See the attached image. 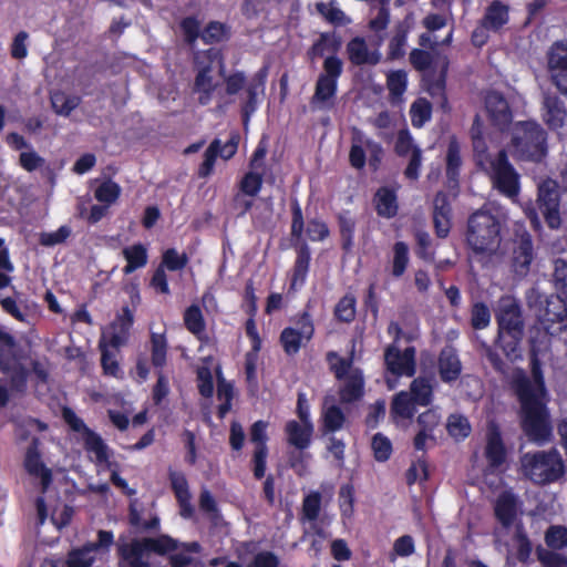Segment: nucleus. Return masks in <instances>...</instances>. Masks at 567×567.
<instances>
[{"label": "nucleus", "instance_id": "obj_1", "mask_svg": "<svg viewBox=\"0 0 567 567\" xmlns=\"http://www.w3.org/2000/svg\"><path fill=\"white\" fill-rule=\"evenodd\" d=\"M529 365L532 378L523 370H517L512 377L511 389L519 403L520 427L524 434L529 441L544 443L553 435V424L542 362L534 351Z\"/></svg>", "mask_w": 567, "mask_h": 567}, {"label": "nucleus", "instance_id": "obj_2", "mask_svg": "<svg viewBox=\"0 0 567 567\" xmlns=\"http://www.w3.org/2000/svg\"><path fill=\"white\" fill-rule=\"evenodd\" d=\"M179 547L189 553H200L203 549L198 542L179 543L167 534H161L156 537H135L130 542H118L116 555L124 567H151V554L166 556Z\"/></svg>", "mask_w": 567, "mask_h": 567}, {"label": "nucleus", "instance_id": "obj_3", "mask_svg": "<svg viewBox=\"0 0 567 567\" xmlns=\"http://www.w3.org/2000/svg\"><path fill=\"white\" fill-rule=\"evenodd\" d=\"M497 322L496 344L506 358L517 357L524 337V318L519 302L511 296L502 297L495 312Z\"/></svg>", "mask_w": 567, "mask_h": 567}, {"label": "nucleus", "instance_id": "obj_4", "mask_svg": "<svg viewBox=\"0 0 567 567\" xmlns=\"http://www.w3.org/2000/svg\"><path fill=\"white\" fill-rule=\"evenodd\" d=\"M18 341L13 334L0 328V372L9 374V386L0 383V408H6L10 402L11 392L23 394L28 389L29 370L22 363L11 365L18 361Z\"/></svg>", "mask_w": 567, "mask_h": 567}, {"label": "nucleus", "instance_id": "obj_5", "mask_svg": "<svg viewBox=\"0 0 567 567\" xmlns=\"http://www.w3.org/2000/svg\"><path fill=\"white\" fill-rule=\"evenodd\" d=\"M268 78V66L260 68L247 81L243 71H235L224 78L225 92L227 95H236L244 90L240 99V115L244 126H247L252 114L258 110L261 99L265 95L266 82Z\"/></svg>", "mask_w": 567, "mask_h": 567}, {"label": "nucleus", "instance_id": "obj_6", "mask_svg": "<svg viewBox=\"0 0 567 567\" xmlns=\"http://www.w3.org/2000/svg\"><path fill=\"white\" fill-rule=\"evenodd\" d=\"M511 145L516 159L540 163L548 153L547 132L535 121H519L513 127Z\"/></svg>", "mask_w": 567, "mask_h": 567}, {"label": "nucleus", "instance_id": "obj_7", "mask_svg": "<svg viewBox=\"0 0 567 567\" xmlns=\"http://www.w3.org/2000/svg\"><path fill=\"white\" fill-rule=\"evenodd\" d=\"M466 243L475 254H493L501 244V221L488 210H476L467 219Z\"/></svg>", "mask_w": 567, "mask_h": 567}, {"label": "nucleus", "instance_id": "obj_8", "mask_svg": "<svg viewBox=\"0 0 567 567\" xmlns=\"http://www.w3.org/2000/svg\"><path fill=\"white\" fill-rule=\"evenodd\" d=\"M343 73V61L339 56L328 55L322 62L315 91L310 99L312 111H331L337 104L339 79Z\"/></svg>", "mask_w": 567, "mask_h": 567}, {"label": "nucleus", "instance_id": "obj_9", "mask_svg": "<svg viewBox=\"0 0 567 567\" xmlns=\"http://www.w3.org/2000/svg\"><path fill=\"white\" fill-rule=\"evenodd\" d=\"M520 462L524 475L537 485L556 482L565 473L563 458L556 449L526 453Z\"/></svg>", "mask_w": 567, "mask_h": 567}, {"label": "nucleus", "instance_id": "obj_10", "mask_svg": "<svg viewBox=\"0 0 567 567\" xmlns=\"http://www.w3.org/2000/svg\"><path fill=\"white\" fill-rule=\"evenodd\" d=\"M305 230V220L302 209L297 199L291 203V227L290 235L292 239L299 241L298 245H295L296 249V259L291 269L289 288L290 290L300 289L307 280L309 270H310V261H311V250L309 245L302 240V235Z\"/></svg>", "mask_w": 567, "mask_h": 567}, {"label": "nucleus", "instance_id": "obj_11", "mask_svg": "<svg viewBox=\"0 0 567 567\" xmlns=\"http://www.w3.org/2000/svg\"><path fill=\"white\" fill-rule=\"evenodd\" d=\"M310 305L295 315L290 321L295 324L286 327L279 334V344L287 357H295L302 347H306L315 337L316 328Z\"/></svg>", "mask_w": 567, "mask_h": 567}, {"label": "nucleus", "instance_id": "obj_12", "mask_svg": "<svg viewBox=\"0 0 567 567\" xmlns=\"http://www.w3.org/2000/svg\"><path fill=\"white\" fill-rule=\"evenodd\" d=\"M217 60L223 68V56L220 51L215 48L203 50L195 55L194 62L197 68V73L193 90L195 93L199 94L198 103L200 105H207L210 103L213 94L217 87V84L214 83V79L212 76L214 63Z\"/></svg>", "mask_w": 567, "mask_h": 567}, {"label": "nucleus", "instance_id": "obj_13", "mask_svg": "<svg viewBox=\"0 0 567 567\" xmlns=\"http://www.w3.org/2000/svg\"><path fill=\"white\" fill-rule=\"evenodd\" d=\"M367 153L370 169L373 173L378 172L384 157L382 144L367 137L360 130H353L349 151V163L351 167L358 171L363 169L367 165Z\"/></svg>", "mask_w": 567, "mask_h": 567}, {"label": "nucleus", "instance_id": "obj_14", "mask_svg": "<svg viewBox=\"0 0 567 567\" xmlns=\"http://www.w3.org/2000/svg\"><path fill=\"white\" fill-rule=\"evenodd\" d=\"M179 27L188 43H194L197 39H200L203 43L213 45L227 42L231 38V27L216 20L209 21L200 30V22L197 17L188 16L182 19Z\"/></svg>", "mask_w": 567, "mask_h": 567}, {"label": "nucleus", "instance_id": "obj_15", "mask_svg": "<svg viewBox=\"0 0 567 567\" xmlns=\"http://www.w3.org/2000/svg\"><path fill=\"white\" fill-rule=\"evenodd\" d=\"M64 422L70 426L73 432L83 434V445L87 453L95 455L96 463H107L110 460L109 446L103 441L100 434L90 429L84 421L70 409L64 408L62 411Z\"/></svg>", "mask_w": 567, "mask_h": 567}, {"label": "nucleus", "instance_id": "obj_16", "mask_svg": "<svg viewBox=\"0 0 567 567\" xmlns=\"http://www.w3.org/2000/svg\"><path fill=\"white\" fill-rule=\"evenodd\" d=\"M491 178L494 188L507 197H515L519 193V174L511 164L505 150L498 151L491 162Z\"/></svg>", "mask_w": 567, "mask_h": 567}, {"label": "nucleus", "instance_id": "obj_17", "mask_svg": "<svg viewBox=\"0 0 567 567\" xmlns=\"http://www.w3.org/2000/svg\"><path fill=\"white\" fill-rule=\"evenodd\" d=\"M167 348L165 333H151V362L157 370V381L152 391V399L155 405H159L169 392L168 381L163 373V368L167 362Z\"/></svg>", "mask_w": 567, "mask_h": 567}, {"label": "nucleus", "instance_id": "obj_18", "mask_svg": "<svg viewBox=\"0 0 567 567\" xmlns=\"http://www.w3.org/2000/svg\"><path fill=\"white\" fill-rule=\"evenodd\" d=\"M416 350L413 346L406 347L401 351L398 347L391 344L384 350V364L386 371L395 378H412L416 373Z\"/></svg>", "mask_w": 567, "mask_h": 567}, {"label": "nucleus", "instance_id": "obj_19", "mask_svg": "<svg viewBox=\"0 0 567 567\" xmlns=\"http://www.w3.org/2000/svg\"><path fill=\"white\" fill-rule=\"evenodd\" d=\"M507 447L503 440L499 425L495 421H489L485 433L484 457L491 472L498 471L507 462Z\"/></svg>", "mask_w": 567, "mask_h": 567}, {"label": "nucleus", "instance_id": "obj_20", "mask_svg": "<svg viewBox=\"0 0 567 567\" xmlns=\"http://www.w3.org/2000/svg\"><path fill=\"white\" fill-rule=\"evenodd\" d=\"M560 196L555 182H544L538 187L537 207L545 223L551 229H558L561 225L559 212Z\"/></svg>", "mask_w": 567, "mask_h": 567}, {"label": "nucleus", "instance_id": "obj_21", "mask_svg": "<svg viewBox=\"0 0 567 567\" xmlns=\"http://www.w3.org/2000/svg\"><path fill=\"white\" fill-rule=\"evenodd\" d=\"M547 63L553 83L567 95V41H556L547 53Z\"/></svg>", "mask_w": 567, "mask_h": 567}, {"label": "nucleus", "instance_id": "obj_22", "mask_svg": "<svg viewBox=\"0 0 567 567\" xmlns=\"http://www.w3.org/2000/svg\"><path fill=\"white\" fill-rule=\"evenodd\" d=\"M564 295H551L546 299V306L543 313L538 317V321L545 333L553 336L550 328L554 323H559V330L567 328V301Z\"/></svg>", "mask_w": 567, "mask_h": 567}, {"label": "nucleus", "instance_id": "obj_23", "mask_svg": "<svg viewBox=\"0 0 567 567\" xmlns=\"http://www.w3.org/2000/svg\"><path fill=\"white\" fill-rule=\"evenodd\" d=\"M484 103L488 118L494 126L504 130L512 123V110L507 100L501 92L495 90L488 91L485 95Z\"/></svg>", "mask_w": 567, "mask_h": 567}, {"label": "nucleus", "instance_id": "obj_24", "mask_svg": "<svg viewBox=\"0 0 567 567\" xmlns=\"http://www.w3.org/2000/svg\"><path fill=\"white\" fill-rule=\"evenodd\" d=\"M168 480L179 507V515L186 519L192 518L195 514V507L192 504V494L185 474L169 468Z\"/></svg>", "mask_w": 567, "mask_h": 567}, {"label": "nucleus", "instance_id": "obj_25", "mask_svg": "<svg viewBox=\"0 0 567 567\" xmlns=\"http://www.w3.org/2000/svg\"><path fill=\"white\" fill-rule=\"evenodd\" d=\"M432 217L436 237L446 238L452 228V206L449 195L443 190L434 196Z\"/></svg>", "mask_w": 567, "mask_h": 567}, {"label": "nucleus", "instance_id": "obj_26", "mask_svg": "<svg viewBox=\"0 0 567 567\" xmlns=\"http://www.w3.org/2000/svg\"><path fill=\"white\" fill-rule=\"evenodd\" d=\"M40 444L41 442L39 437H32L25 451L23 466L28 474L34 477H40L41 483L45 488L52 482V472L41 460Z\"/></svg>", "mask_w": 567, "mask_h": 567}, {"label": "nucleus", "instance_id": "obj_27", "mask_svg": "<svg viewBox=\"0 0 567 567\" xmlns=\"http://www.w3.org/2000/svg\"><path fill=\"white\" fill-rule=\"evenodd\" d=\"M437 370L443 383L452 384L460 379L463 365L455 348L446 346L440 351Z\"/></svg>", "mask_w": 567, "mask_h": 567}, {"label": "nucleus", "instance_id": "obj_28", "mask_svg": "<svg viewBox=\"0 0 567 567\" xmlns=\"http://www.w3.org/2000/svg\"><path fill=\"white\" fill-rule=\"evenodd\" d=\"M414 27V14L409 12L394 25V34L389 41L386 58L390 61L402 59L405 55L408 35Z\"/></svg>", "mask_w": 567, "mask_h": 567}, {"label": "nucleus", "instance_id": "obj_29", "mask_svg": "<svg viewBox=\"0 0 567 567\" xmlns=\"http://www.w3.org/2000/svg\"><path fill=\"white\" fill-rule=\"evenodd\" d=\"M534 259V246L532 236L524 233L519 236L513 250L512 267L516 275L526 276Z\"/></svg>", "mask_w": 567, "mask_h": 567}, {"label": "nucleus", "instance_id": "obj_30", "mask_svg": "<svg viewBox=\"0 0 567 567\" xmlns=\"http://www.w3.org/2000/svg\"><path fill=\"white\" fill-rule=\"evenodd\" d=\"M134 323V316L128 306L122 308V312L116 316L115 320L111 323V333L106 337L109 344L116 351L126 343L130 334V329Z\"/></svg>", "mask_w": 567, "mask_h": 567}, {"label": "nucleus", "instance_id": "obj_31", "mask_svg": "<svg viewBox=\"0 0 567 567\" xmlns=\"http://www.w3.org/2000/svg\"><path fill=\"white\" fill-rule=\"evenodd\" d=\"M543 118L550 130L561 128L567 117V110L556 94L546 93L543 100Z\"/></svg>", "mask_w": 567, "mask_h": 567}, {"label": "nucleus", "instance_id": "obj_32", "mask_svg": "<svg viewBox=\"0 0 567 567\" xmlns=\"http://www.w3.org/2000/svg\"><path fill=\"white\" fill-rule=\"evenodd\" d=\"M373 207L379 217L391 219L399 213L396 190L389 186L379 187L373 195Z\"/></svg>", "mask_w": 567, "mask_h": 567}, {"label": "nucleus", "instance_id": "obj_33", "mask_svg": "<svg viewBox=\"0 0 567 567\" xmlns=\"http://www.w3.org/2000/svg\"><path fill=\"white\" fill-rule=\"evenodd\" d=\"M518 501L514 493H501L494 504V515L497 522L504 527L513 526L517 518Z\"/></svg>", "mask_w": 567, "mask_h": 567}, {"label": "nucleus", "instance_id": "obj_34", "mask_svg": "<svg viewBox=\"0 0 567 567\" xmlns=\"http://www.w3.org/2000/svg\"><path fill=\"white\" fill-rule=\"evenodd\" d=\"M347 54L353 65H377L381 60L378 50L370 51L362 37L352 38L347 44Z\"/></svg>", "mask_w": 567, "mask_h": 567}, {"label": "nucleus", "instance_id": "obj_35", "mask_svg": "<svg viewBox=\"0 0 567 567\" xmlns=\"http://www.w3.org/2000/svg\"><path fill=\"white\" fill-rule=\"evenodd\" d=\"M313 432V423L289 420L285 425V434L288 443L299 451H303L310 446Z\"/></svg>", "mask_w": 567, "mask_h": 567}, {"label": "nucleus", "instance_id": "obj_36", "mask_svg": "<svg viewBox=\"0 0 567 567\" xmlns=\"http://www.w3.org/2000/svg\"><path fill=\"white\" fill-rule=\"evenodd\" d=\"M342 47V38L334 31L322 32L319 38L308 49L307 55L310 60L323 58L326 53L338 56V52Z\"/></svg>", "mask_w": 567, "mask_h": 567}, {"label": "nucleus", "instance_id": "obj_37", "mask_svg": "<svg viewBox=\"0 0 567 567\" xmlns=\"http://www.w3.org/2000/svg\"><path fill=\"white\" fill-rule=\"evenodd\" d=\"M509 8L501 0H493L486 8L481 20V27L494 32L499 31L509 20Z\"/></svg>", "mask_w": 567, "mask_h": 567}, {"label": "nucleus", "instance_id": "obj_38", "mask_svg": "<svg viewBox=\"0 0 567 567\" xmlns=\"http://www.w3.org/2000/svg\"><path fill=\"white\" fill-rule=\"evenodd\" d=\"M433 377L419 375L410 383L408 393L419 406H429L434 400Z\"/></svg>", "mask_w": 567, "mask_h": 567}, {"label": "nucleus", "instance_id": "obj_39", "mask_svg": "<svg viewBox=\"0 0 567 567\" xmlns=\"http://www.w3.org/2000/svg\"><path fill=\"white\" fill-rule=\"evenodd\" d=\"M339 395L343 403H353L364 395V379L359 369H355L346 378Z\"/></svg>", "mask_w": 567, "mask_h": 567}, {"label": "nucleus", "instance_id": "obj_40", "mask_svg": "<svg viewBox=\"0 0 567 567\" xmlns=\"http://www.w3.org/2000/svg\"><path fill=\"white\" fill-rule=\"evenodd\" d=\"M122 255L126 260V265L122 269L125 276L145 267L148 261L147 249L142 243L124 247L122 249Z\"/></svg>", "mask_w": 567, "mask_h": 567}, {"label": "nucleus", "instance_id": "obj_41", "mask_svg": "<svg viewBox=\"0 0 567 567\" xmlns=\"http://www.w3.org/2000/svg\"><path fill=\"white\" fill-rule=\"evenodd\" d=\"M416 406L408 391H400L392 399L390 413L394 419L411 420L416 413Z\"/></svg>", "mask_w": 567, "mask_h": 567}, {"label": "nucleus", "instance_id": "obj_42", "mask_svg": "<svg viewBox=\"0 0 567 567\" xmlns=\"http://www.w3.org/2000/svg\"><path fill=\"white\" fill-rule=\"evenodd\" d=\"M337 219L341 237L342 249L349 252L351 251L354 245V233L357 223L349 210L341 212L337 216Z\"/></svg>", "mask_w": 567, "mask_h": 567}, {"label": "nucleus", "instance_id": "obj_43", "mask_svg": "<svg viewBox=\"0 0 567 567\" xmlns=\"http://www.w3.org/2000/svg\"><path fill=\"white\" fill-rule=\"evenodd\" d=\"M111 344L106 340L105 333L102 334L99 341V349L101 351V367L103 373L109 377L118 378L121 373L120 364L116 360V353L110 350Z\"/></svg>", "mask_w": 567, "mask_h": 567}, {"label": "nucleus", "instance_id": "obj_44", "mask_svg": "<svg viewBox=\"0 0 567 567\" xmlns=\"http://www.w3.org/2000/svg\"><path fill=\"white\" fill-rule=\"evenodd\" d=\"M462 166L461 147L455 137L451 138L446 151L445 173L450 182H457Z\"/></svg>", "mask_w": 567, "mask_h": 567}, {"label": "nucleus", "instance_id": "obj_45", "mask_svg": "<svg viewBox=\"0 0 567 567\" xmlns=\"http://www.w3.org/2000/svg\"><path fill=\"white\" fill-rule=\"evenodd\" d=\"M184 326L196 338L202 339L206 330V322L198 305H190L184 311Z\"/></svg>", "mask_w": 567, "mask_h": 567}, {"label": "nucleus", "instance_id": "obj_46", "mask_svg": "<svg viewBox=\"0 0 567 567\" xmlns=\"http://www.w3.org/2000/svg\"><path fill=\"white\" fill-rule=\"evenodd\" d=\"M334 319L338 322L351 323L357 316V299L352 293H346L337 302L333 309Z\"/></svg>", "mask_w": 567, "mask_h": 567}, {"label": "nucleus", "instance_id": "obj_47", "mask_svg": "<svg viewBox=\"0 0 567 567\" xmlns=\"http://www.w3.org/2000/svg\"><path fill=\"white\" fill-rule=\"evenodd\" d=\"M393 258L391 265V275L394 278H401L409 266L410 262V252L409 246L404 241H396L393 245Z\"/></svg>", "mask_w": 567, "mask_h": 567}, {"label": "nucleus", "instance_id": "obj_48", "mask_svg": "<svg viewBox=\"0 0 567 567\" xmlns=\"http://www.w3.org/2000/svg\"><path fill=\"white\" fill-rule=\"evenodd\" d=\"M316 9L327 22L336 27L346 25L350 22L346 13L337 6L334 0L330 2L319 1L316 3Z\"/></svg>", "mask_w": 567, "mask_h": 567}, {"label": "nucleus", "instance_id": "obj_49", "mask_svg": "<svg viewBox=\"0 0 567 567\" xmlns=\"http://www.w3.org/2000/svg\"><path fill=\"white\" fill-rule=\"evenodd\" d=\"M94 563V551L85 543L80 547L72 548L68 553L64 567H92Z\"/></svg>", "mask_w": 567, "mask_h": 567}, {"label": "nucleus", "instance_id": "obj_50", "mask_svg": "<svg viewBox=\"0 0 567 567\" xmlns=\"http://www.w3.org/2000/svg\"><path fill=\"white\" fill-rule=\"evenodd\" d=\"M412 126L421 128L432 117V104L425 97L416 99L410 107Z\"/></svg>", "mask_w": 567, "mask_h": 567}, {"label": "nucleus", "instance_id": "obj_51", "mask_svg": "<svg viewBox=\"0 0 567 567\" xmlns=\"http://www.w3.org/2000/svg\"><path fill=\"white\" fill-rule=\"evenodd\" d=\"M344 422L346 415L338 405H330L322 413V431L324 434L341 430Z\"/></svg>", "mask_w": 567, "mask_h": 567}, {"label": "nucleus", "instance_id": "obj_52", "mask_svg": "<svg viewBox=\"0 0 567 567\" xmlns=\"http://www.w3.org/2000/svg\"><path fill=\"white\" fill-rule=\"evenodd\" d=\"M187 264L188 256L185 252L179 254L175 248H167L163 251L158 266L168 271H181Z\"/></svg>", "mask_w": 567, "mask_h": 567}, {"label": "nucleus", "instance_id": "obj_53", "mask_svg": "<svg viewBox=\"0 0 567 567\" xmlns=\"http://www.w3.org/2000/svg\"><path fill=\"white\" fill-rule=\"evenodd\" d=\"M81 99L75 95H66L63 92H56L51 96V103L54 112L59 115L68 116L75 110Z\"/></svg>", "mask_w": 567, "mask_h": 567}, {"label": "nucleus", "instance_id": "obj_54", "mask_svg": "<svg viewBox=\"0 0 567 567\" xmlns=\"http://www.w3.org/2000/svg\"><path fill=\"white\" fill-rule=\"evenodd\" d=\"M321 493L317 491L303 497L301 507L302 520L315 522L318 519L321 511Z\"/></svg>", "mask_w": 567, "mask_h": 567}, {"label": "nucleus", "instance_id": "obj_55", "mask_svg": "<svg viewBox=\"0 0 567 567\" xmlns=\"http://www.w3.org/2000/svg\"><path fill=\"white\" fill-rule=\"evenodd\" d=\"M121 195V187L112 179L102 182L94 192V197L97 202L110 206L115 203Z\"/></svg>", "mask_w": 567, "mask_h": 567}, {"label": "nucleus", "instance_id": "obj_56", "mask_svg": "<svg viewBox=\"0 0 567 567\" xmlns=\"http://www.w3.org/2000/svg\"><path fill=\"white\" fill-rule=\"evenodd\" d=\"M447 433L455 440H464L471 434V424L467 417L461 414H451L446 423Z\"/></svg>", "mask_w": 567, "mask_h": 567}, {"label": "nucleus", "instance_id": "obj_57", "mask_svg": "<svg viewBox=\"0 0 567 567\" xmlns=\"http://www.w3.org/2000/svg\"><path fill=\"white\" fill-rule=\"evenodd\" d=\"M264 184L262 172H247L239 182V190L249 197H255Z\"/></svg>", "mask_w": 567, "mask_h": 567}, {"label": "nucleus", "instance_id": "obj_58", "mask_svg": "<svg viewBox=\"0 0 567 567\" xmlns=\"http://www.w3.org/2000/svg\"><path fill=\"white\" fill-rule=\"evenodd\" d=\"M327 361L330 364V370L334 373L336 379L343 380L349 374V371L352 367L351 358H342L334 351H329L327 353Z\"/></svg>", "mask_w": 567, "mask_h": 567}, {"label": "nucleus", "instance_id": "obj_59", "mask_svg": "<svg viewBox=\"0 0 567 567\" xmlns=\"http://www.w3.org/2000/svg\"><path fill=\"white\" fill-rule=\"evenodd\" d=\"M408 86V74L403 70L391 71L386 76V87L392 97L403 95Z\"/></svg>", "mask_w": 567, "mask_h": 567}, {"label": "nucleus", "instance_id": "obj_60", "mask_svg": "<svg viewBox=\"0 0 567 567\" xmlns=\"http://www.w3.org/2000/svg\"><path fill=\"white\" fill-rule=\"evenodd\" d=\"M491 322V311L488 306L483 301H477L471 309V326L475 330H483Z\"/></svg>", "mask_w": 567, "mask_h": 567}, {"label": "nucleus", "instance_id": "obj_61", "mask_svg": "<svg viewBox=\"0 0 567 567\" xmlns=\"http://www.w3.org/2000/svg\"><path fill=\"white\" fill-rule=\"evenodd\" d=\"M545 543L551 549L567 547V527L563 525L549 526L545 533Z\"/></svg>", "mask_w": 567, "mask_h": 567}, {"label": "nucleus", "instance_id": "obj_62", "mask_svg": "<svg viewBox=\"0 0 567 567\" xmlns=\"http://www.w3.org/2000/svg\"><path fill=\"white\" fill-rule=\"evenodd\" d=\"M429 480V467L427 462L424 456L417 458L416 462H413L411 466L405 472V481L409 486H412L417 481L426 482Z\"/></svg>", "mask_w": 567, "mask_h": 567}, {"label": "nucleus", "instance_id": "obj_63", "mask_svg": "<svg viewBox=\"0 0 567 567\" xmlns=\"http://www.w3.org/2000/svg\"><path fill=\"white\" fill-rule=\"evenodd\" d=\"M219 140L215 138L204 152V159L198 168L199 177H208L213 171L218 157Z\"/></svg>", "mask_w": 567, "mask_h": 567}, {"label": "nucleus", "instance_id": "obj_64", "mask_svg": "<svg viewBox=\"0 0 567 567\" xmlns=\"http://www.w3.org/2000/svg\"><path fill=\"white\" fill-rule=\"evenodd\" d=\"M553 281L557 292L567 298V261L557 258L554 260Z\"/></svg>", "mask_w": 567, "mask_h": 567}]
</instances>
